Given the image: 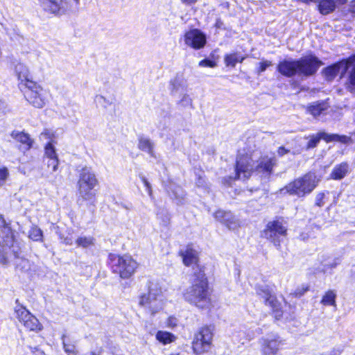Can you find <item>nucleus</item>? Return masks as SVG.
<instances>
[{
  "label": "nucleus",
  "mask_w": 355,
  "mask_h": 355,
  "mask_svg": "<svg viewBox=\"0 0 355 355\" xmlns=\"http://www.w3.org/2000/svg\"><path fill=\"white\" fill-rule=\"evenodd\" d=\"M199 66L202 67H215L216 66V62L210 60H202L199 62Z\"/></svg>",
  "instance_id": "obj_43"
},
{
  "label": "nucleus",
  "mask_w": 355,
  "mask_h": 355,
  "mask_svg": "<svg viewBox=\"0 0 355 355\" xmlns=\"http://www.w3.org/2000/svg\"><path fill=\"white\" fill-rule=\"evenodd\" d=\"M39 1L44 10L55 15H64L69 8L67 0H39Z\"/></svg>",
  "instance_id": "obj_14"
},
{
  "label": "nucleus",
  "mask_w": 355,
  "mask_h": 355,
  "mask_svg": "<svg viewBox=\"0 0 355 355\" xmlns=\"http://www.w3.org/2000/svg\"><path fill=\"white\" fill-rule=\"evenodd\" d=\"M214 218L230 230H234L240 226L239 220L230 211L218 210L214 213Z\"/></svg>",
  "instance_id": "obj_20"
},
{
  "label": "nucleus",
  "mask_w": 355,
  "mask_h": 355,
  "mask_svg": "<svg viewBox=\"0 0 355 355\" xmlns=\"http://www.w3.org/2000/svg\"><path fill=\"white\" fill-rule=\"evenodd\" d=\"M45 155L49 159L58 157L55 147L51 142L48 143L45 146Z\"/></svg>",
  "instance_id": "obj_38"
},
{
  "label": "nucleus",
  "mask_w": 355,
  "mask_h": 355,
  "mask_svg": "<svg viewBox=\"0 0 355 355\" xmlns=\"http://www.w3.org/2000/svg\"><path fill=\"white\" fill-rule=\"evenodd\" d=\"M183 297L187 302L198 308L208 307L210 298L208 283L204 272L200 271L198 274L193 275L191 285L184 291Z\"/></svg>",
  "instance_id": "obj_2"
},
{
  "label": "nucleus",
  "mask_w": 355,
  "mask_h": 355,
  "mask_svg": "<svg viewBox=\"0 0 355 355\" xmlns=\"http://www.w3.org/2000/svg\"><path fill=\"white\" fill-rule=\"evenodd\" d=\"M245 57L239 53L226 54L224 57V62L227 67H234L238 62H242Z\"/></svg>",
  "instance_id": "obj_27"
},
{
  "label": "nucleus",
  "mask_w": 355,
  "mask_h": 355,
  "mask_svg": "<svg viewBox=\"0 0 355 355\" xmlns=\"http://www.w3.org/2000/svg\"><path fill=\"white\" fill-rule=\"evenodd\" d=\"M261 355H276L284 340L276 334H268L260 339Z\"/></svg>",
  "instance_id": "obj_13"
},
{
  "label": "nucleus",
  "mask_w": 355,
  "mask_h": 355,
  "mask_svg": "<svg viewBox=\"0 0 355 355\" xmlns=\"http://www.w3.org/2000/svg\"><path fill=\"white\" fill-rule=\"evenodd\" d=\"M28 237L34 241H42V231L38 227L33 226L29 231Z\"/></svg>",
  "instance_id": "obj_34"
},
{
  "label": "nucleus",
  "mask_w": 355,
  "mask_h": 355,
  "mask_svg": "<svg viewBox=\"0 0 355 355\" xmlns=\"http://www.w3.org/2000/svg\"><path fill=\"white\" fill-rule=\"evenodd\" d=\"M64 243L67 244V245H71L72 244V241L71 239H64Z\"/></svg>",
  "instance_id": "obj_53"
},
{
  "label": "nucleus",
  "mask_w": 355,
  "mask_h": 355,
  "mask_svg": "<svg viewBox=\"0 0 355 355\" xmlns=\"http://www.w3.org/2000/svg\"><path fill=\"white\" fill-rule=\"evenodd\" d=\"M214 218L230 230H234L240 226L239 220L230 211L218 210L214 213Z\"/></svg>",
  "instance_id": "obj_19"
},
{
  "label": "nucleus",
  "mask_w": 355,
  "mask_h": 355,
  "mask_svg": "<svg viewBox=\"0 0 355 355\" xmlns=\"http://www.w3.org/2000/svg\"><path fill=\"white\" fill-rule=\"evenodd\" d=\"M348 62L349 69H352L349 73L347 87L352 92H355V56L349 58Z\"/></svg>",
  "instance_id": "obj_26"
},
{
  "label": "nucleus",
  "mask_w": 355,
  "mask_h": 355,
  "mask_svg": "<svg viewBox=\"0 0 355 355\" xmlns=\"http://www.w3.org/2000/svg\"><path fill=\"white\" fill-rule=\"evenodd\" d=\"M98 185V180L94 170L89 166L82 168L77 182L78 202L82 204L87 202L94 205L96 196L94 188Z\"/></svg>",
  "instance_id": "obj_4"
},
{
  "label": "nucleus",
  "mask_w": 355,
  "mask_h": 355,
  "mask_svg": "<svg viewBox=\"0 0 355 355\" xmlns=\"http://www.w3.org/2000/svg\"><path fill=\"white\" fill-rule=\"evenodd\" d=\"M169 355H181V354H180L179 353H173Z\"/></svg>",
  "instance_id": "obj_56"
},
{
  "label": "nucleus",
  "mask_w": 355,
  "mask_h": 355,
  "mask_svg": "<svg viewBox=\"0 0 355 355\" xmlns=\"http://www.w3.org/2000/svg\"><path fill=\"white\" fill-rule=\"evenodd\" d=\"M180 1L183 4L187 5V6L193 5L198 1V0H180Z\"/></svg>",
  "instance_id": "obj_49"
},
{
  "label": "nucleus",
  "mask_w": 355,
  "mask_h": 355,
  "mask_svg": "<svg viewBox=\"0 0 355 355\" xmlns=\"http://www.w3.org/2000/svg\"><path fill=\"white\" fill-rule=\"evenodd\" d=\"M349 171V166L347 163H341L336 165L331 173V178L333 180H341L345 177Z\"/></svg>",
  "instance_id": "obj_25"
},
{
  "label": "nucleus",
  "mask_w": 355,
  "mask_h": 355,
  "mask_svg": "<svg viewBox=\"0 0 355 355\" xmlns=\"http://www.w3.org/2000/svg\"><path fill=\"white\" fill-rule=\"evenodd\" d=\"M352 11L355 12V0L353 1V4L352 6Z\"/></svg>",
  "instance_id": "obj_54"
},
{
  "label": "nucleus",
  "mask_w": 355,
  "mask_h": 355,
  "mask_svg": "<svg viewBox=\"0 0 355 355\" xmlns=\"http://www.w3.org/2000/svg\"><path fill=\"white\" fill-rule=\"evenodd\" d=\"M10 135L12 138L21 144L24 150H28L32 147L33 141L27 133L14 130Z\"/></svg>",
  "instance_id": "obj_23"
},
{
  "label": "nucleus",
  "mask_w": 355,
  "mask_h": 355,
  "mask_svg": "<svg viewBox=\"0 0 355 355\" xmlns=\"http://www.w3.org/2000/svg\"><path fill=\"white\" fill-rule=\"evenodd\" d=\"M336 293L334 291H327L323 296L322 303L326 306H335Z\"/></svg>",
  "instance_id": "obj_35"
},
{
  "label": "nucleus",
  "mask_w": 355,
  "mask_h": 355,
  "mask_svg": "<svg viewBox=\"0 0 355 355\" xmlns=\"http://www.w3.org/2000/svg\"><path fill=\"white\" fill-rule=\"evenodd\" d=\"M259 67L257 70L258 73L263 72L268 67L272 65V62L268 60H264L259 64Z\"/></svg>",
  "instance_id": "obj_44"
},
{
  "label": "nucleus",
  "mask_w": 355,
  "mask_h": 355,
  "mask_svg": "<svg viewBox=\"0 0 355 355\" xmlns=\"http://www.w3.org/2000/svg\"><path fill=\"white\" fill-rule=\"evenodd\" d=\"M180 102L183 105H189L191 103V99L189 95L184 94L180 100Z\"/></svg>",
  "instance_id": "obj_45"
},
{
  "label": "nucleus",
  "mask_w": 355,
  "mask_h": 355,
  "mask_svg": "<svg viewBox=\"0 0 355 355\" xmlns=\"http://www.w3.org/2000/svg\"><path fill=\"white\" fill-rule=\"evenodd\" d=\"M62 344L63 347L66 353L69 355L75 354L76 347L73 342L71 341V338L67 336H62Z\"/></svg>",
  "instance_id": "obj_32"
},
{
  "label": "nucleus",
  "mask_w": 355,
  "mask_h": 355,
  "mask_svg": "<svg viewBox=\"0 0 355 355\" xmlns=\"http://www.w3.org/2000/svg\"><path fill=\"white\" fill-rule=\"evenodd\" d=\"M168 191L175 198L177 203H182L185 197V193L179 186L172 185L168 188Z\"/></svg>",
  "instance_id": "obj_31"
},
{
  "label": "nucleus",
  "mask_w": 355,
  "mask_h": 355,
  "mask_svg": "<svg viewBox=\"0 0 355 355\" xmlns=\"http://www.w3.org/2000/svg\"><path fill=\"white\" fill-rule=\"evenodd\" d=\"M183 257V263L187 266H198V252L189 247H187L186 250L182 253Z\"/></svg>",
  "instance_id": "obj_22"
},
{
  "label": "nucleus",
  "mask_w": 355,
  "mask_h": 355,
  "mask_svg": "<svg viewBox=\"0 0 355 355\" xmlns=\"http://www.w3.org/2000/svg\"><path fill=\"white\" fill-rule=\"evenodd\" d=\"M323 268L322 270L325 272L329 270H331L337 266L338 260L332 257H328L326 260L322 262Z\"/></svg>",
  "instance_id": "obj_36"
},
{
  "label": "nucleus",
  "mask_w": 355,
  "mask_h": 355,
  "mask_svg": "<svg viewBox=\"0 0 355 355\" xmlns=\"http://www.w3.org/2000/svg\"><path fill=\"white\" fill-rule=\"evenodd\" d=\"M156 339L163 345H167L175 341V336L168 331H158L156 334Z\"/></svg>",
  "instance_id": "obj_29"
},
{
  "label": "nucleus",
  "mask_w": 355,
  "mask_h": 355,
  "mask_svg": "<svg viewBox=\"0 0 355 355\" xmlns=\"http://www.w3.org/2000/svg\"><path fill=\"white\" fill-rule=\"evenodd\" d=\"M76 5L79 4L80 0H73Z\"/></svg>",
  "instance_id": "obj_55"
},
{
  "label": "nucleus",
  "mask_w": 355,
  "mask_h": 355,
  "mask_svg": "<svg viewBox=\"0 0 355 355\" xmlns=\"http://www.w3.org/2000/svg\"><path fill=\"white\" fill-rule=\"evenodd\" d=\"M214 333L211 327L205 326L201 327L195 334L192 348L197 354L208 352L212 346Z\"/></svg>",
  "instance_id": "obj_10"
},
{
  "label": "nucleus",
  "mask_w": 355,
  "mask_h": 355,
  "mask_svg": "<svg viewBox=\"0 0 355 355\" xmlns=\"http://www.w3.org/2000/svg\"><path fill=\"white\" fill-rule=\"evenodd\" d=\"M108 263L114 273L118 274L122 279L130 277L136 271L138 263L130 255L110 254Z\"/></svg>",
  "instance_id": "obj_8"
},
{
  "label": "nucleus",
  "mask_w": 355,
  "mask_h": 355,
  "mask_svg": "<svg viewBox=\"0 0 355 355\" xmlns=\"http://www.w3.org/2000/svg\"><path fill=\"white\" fill-rule=\"evenodd\" d=\"M264 293H265L264 297H266V302L269 304H272L273 302V299L270 295V293H268V291H267Z\"/></svg>",
  "instance_id": "obj_48"
},
{
  "label": "nucleus",
  "mask_w": 355,
  "mask_h": 355,
  "mask_svg": "<svg viewBox=\"0 0 355 355\" xmlns=\"http://www.w3.org/2000/svg\"><path fill=\"white\" fill-rule=\"evenodd\" d=\"M183 40L186 46L193 49H200L205 46L207 38L201 31L192 29L184 33Z\"/></svg>",
  "instance_id": "obj_15"
},
{
  "label": "nucleus",
  "mask_w": 355,
  "mask_h": 355,
  "mask_svg": "<svg viewBox=\"0 0 355 355\" xmlns=\"http://www.w3.org/2000/svg\"><path fill=\"white\" fill-rule=\"evenodd\" d=\"M298 1L302 2V3H308L309 2H315V1H317V0H298Z\"/></svg>",
  "instance_id": "obj_52"
},
{
  "label": "nucleus",
  "mask_w": 355,
  "mask_h": 355,
  "mask_svg": "<svg viewBox=\"0 0 355 355\" xmlns=\"http://www.w3.org/2000/svg\"><path fill=\"white\" fill-rule=\"evenodd\" d=\"M105 98L103 96H101V95L100 96H97L96 97V101L98 103H102L103 101H105Z\"/></svg>",
  "instance_id": "obj_51"
},
{
  "label": "nucleus",
  "mask_w": 355,
  "mask_h": 355,
  "mask_svg": "<svg viewBox=\"0 0 355 355\" xmlns=\"http://www.w3.org/2000/svg\"><path fill=\"white\" fill-rule=\"evenodd\" d=\"M77 246L82 248H88L94 245V239L92 236H80L76 241Z\"/></svg>",
  "instance_id": "obj_33"
},
{
  "label": "nucleus",
  "mask_w": 355,
  "mask_h": 355,
  "mask_svg": "<svg viewBox=\"0 0 355 355\" xmlns=\"http://www.w3.org/2000/svg\"><path fill=\"white\" fill-rule=\"evenodd\" d=\"M290 152L289 150L286 149L284 147H279L277 153L279 156H283Z\"/></svg>",
  "instance_id": "obj_47"
},
{
  "label": "nucleus",
  "mask_w": 355,
  "mask_h": 355,
  "mask_svg": "<svg viewBox=\"0 0 355 355\" xmlns=\"http://www.w3.org/2000/svg\"><path fill=\"white\" fill-rule=\"evenodd\" d=\"M37 355H45L43 352H39Z\"/></svg>",
  "instance_id": "obj_57"
},
{
  "label": "nucleus",
  "mask_w": 355,
  "mask_h": 355,
  "mask_svg": "<svg viewBox=\"0 0 355 355\" xmlns=\"http://www.w3.org/2000/svg\"><path fill=\"white\" fill-rule=\"evenodd\" d=\"M59 164L58 158L49 159L47 162V166L49 168H51L53 172H55L58 169V166Z\"/></svg>",
  "instance_id": "obj_41"
},
{
  "label": "nucleus",
  "mask_w": 355,
  "mask_h": 355,
  "mask_svg": "<svg viewBox=\"0 0 355 355\" xmlns=\"http://www.w3.org/2000/svg\"><path fill=\"white\" fill-rule=\"evenodd\" d=\"M14 69L22 86H26V81H33L31 79L29 69L24 63L17 62L15 64Z\"/></svg>",
  "instance_id": "obj_21"
},
{
  "label": "nucleus",
  "mask_w": 355,
  "mask_h": 355,
  "mask_svg": "<svg viewBox=\"0 0 355 355\" xmlns=\"http://www.w3.org/2000/svg\"><path fill=\"white\" fill-rule=\"evenodd\" d=\"M320 139L329 141H340L342 143H347L349 141V137L345 135H338L336 134H328L324 132H320L316 135H313L310 137V139L306 145V149L313 148L317 146Z\"/></svg>",
  "instance_id": "obj_16"
},
{
  "label": "nucleus",
  "mask_w": 355,
  "mask_h": 355,
  "mask_svg": "<svg viewBox=\"0 0 355 355\" xmlns=\"http://www.w3.org/2000/svg\"><path fill=\"white\" fill-rule=\"evenodd\" d=\"M335 0H323L320 3L318 6L319 10L322 15H327L335 9Z\"/></svg>",
  "instance_id": "obj_30"
},
{
  "label": "nucleus",
  "mask_w": 355,
  "mask_h": 355,
  "mask_svg": "<svg viewBox=\"0 0 355 355\" xmlns=\"http://www.w3.org/2000/svg\"><path fill=\"white\" fill-rule=\"evenodd\" d=\"M329 108L326 102H317L310 105L307 107V112L313 116L317 117L325 113Z\"/></svg>",
  "instance_id": "obj_24"
},
{
  "label": "nucleus",
  "mask_w": 355,
  "mask_h": 355,
  "mask_svg": "<svg viewBox=\"0 0 355 355\" xmlns=\"http://www.w3.org/2000/svg\"><path fill=\"white\" fill-rule=\"evenodd\" d=\"M322 62L315 56L310 55L299 60H284L278 64L277 69L283 76L291 77L296 73L310 76L314 73Z\"/></svg>",
  "instance_id": "obj_3"
},
{
  "label": "nucleus",
  "mask_w": 355,
  "mask_h": 355,
  "mask_svg": "<svg viewBox=\"0 0 355 355\" xmlns=\"http://www.w3.org/2000/svg\"><path fill=\"white\" fill-rule=\"evenodd\" d=\"M214 218L230 230H234L240 226L239 220L230 211L218 210L214 213Z\"/></svg>",
  "instance_id": "obj_18"
},
{
  "label": "nucleus",
  "mask_w": 355,
  "mask_h": 355,
  "mask_svg": "<svg viewBox=\"0 0 355 355\" xmlns=\"http://www.w3.org/2000/svg\"><path fill=\"white\" fill-rule=\"evenodd\" d=\"M274 157L264 156L259 157V152L254 151L250 155H242L241 153L236 162V175L234 179L245 180L253 171L268 175L275 164Z\"/></svg>",
  "instance_id": "obj_1"
},
{
  "label": "nucleus",
  "mask_w": 355,
  "mask_h": 355,
  "mask_svg": "<svg viewBox=\"0 0 355 355\" xmlns=\"http://www.w3.org/2000/svg\"><path fill=\"white\" fill-rule=\"evenodd\" d=\"M329 194V192H321L315 196V205L318 207H322L325 204L326 196Z\"/></svg>",
  "instance_id": "obj_39"
},
{
  "label": "nucleus",
  "mask_w": 355,
  "mask_h": 355,
  "mask_svg": "<svg viewBox=\"0 0 355 355\" xmlns=\"http://www.w3.org/2000/svg\"><path fill=\"white\" fill-rule=\"evenodd\" d=\"M178 324V320L177 318L174 316H170L167 318V320L166 322V327L169 328H174L177 327Z\"/></svg>",
  "instance_id": "obj_42"
},
{
  "label": "nucleus",
  "mask_w": 355,
  "mask_h": 355,
  "mask_svg": "<svg viewBox=\"0 0 355 355\" xmlns=\"http://www.w3.org/2000/svg\"><path fill=\"white\" fill-rule=\"evenodd\" d=\"M287 232L286 223L282 218H277L269 222L263 232L264 236L279 246L282 238L286 236Z\"/></svg>",
  "instance_id": "obj_12"
},
{
  "label": "nucleus",
  "mask_w": 355,
  "mask_h": 355,
  "mask_svg": "<svg viewBox=\"0 0 355 355\" xmlns=\"http://www.w3.org/2000/svg\"><path fill=\"white\" fill-rule=\"evenodd\" d=\"M1 232L3 235L0 236V263L7 265L15 259V265L17 268L20 267L18 263L20 261L22 264L21 269H26L28 266V261L26 259H19V248L15 245L13 233L11 229L8 226H4Z\"/></svg>",
  "instance_id": "obj_5"
},
{
  "label": "nucleus",
  "mask_w": 355,
  "mask_h": 355,
  "mask_svg": "<svg viewBox=\"0 0 355 355\" xmlns=\"http://www.w3.org/2000/svg\"><path fill=\"white\" fill-rule=\"evenodd\" d=\"M320 182V178L314 173H308L303 176L294 180L283 188V193H288L303 198L310 194Z\"/></svg>",
  "instance_id": "obj_7"
},
{
  "label": "nucleus",
  "mask_w": 355,
  "mask_h": 355,
  "mask_svg": "<svg viewBox=\"0 0 355 355\" xmlns=\"http://www.w3.org/2000/svg\"><path fill=\"white\" fill-rule=\"evenodd\" d=\"M138 147L140 150L147 153L151 157H155L153 150L154 145L149 139L141 137L139 140Z\"/></svg>",
  "instance_id": "obj_28"
},
{
  "label": "nucleus",
  "mask_w": 355,
  "mask_h": 355,
  "mask_svg": "<svg viewBox=\"0 0 355 355\" xmlns=\"http://www.w3.org/2000/svg\"><path fill=\"white\" fill-rule=\"evenodd\" d=\"M10 177V172L7 167H0V187L4 186Z\"/></svg>",
  "instance_id": "obj_37"
},
{
  "label": "nucleus",
  "mask_w": 355,
  "mask_h": 355,
  "mask_svg": "<svg viewBox=\"0 0 355 355\" xmlns=\"http://www.w3.org/2000/svg\"><path fill=\"white\" fill-rule=\"evenodd\" d=\"M24 95L30 105L35 108L45 107L50 99V92L35 81H26Z\"/></svg>",
  "instance_id": "obj_9"
},
{
  "label": "nucleus",
  "mask_w": 355,
  "mask_h": 355,
  "mask_svg": "<svg viewBox=\"0 0 355 355\" xmlns=\"http://www.w3.org/2000/svg\"><path fill=\"white\" fill-rule=\"evenodd\" d=\"M347 69H349L348 60H343L327 67L324 70V75L328 80H331L338 75L343 76Z\"/></svg>",
  "instance_id": "obj_17"
},
{
  "label": "nucleus",
  "mask_w": 355,
  "mask_h": 355,
  "mask_svg": "<svg viewBox=\"0 0 355 355\" xmlns=\"http://www.w3.org/2000/svg\"><path fill=\"white\" fill-rule=\"evenodd\" d=\"M142 182L146 188L147 192L150 196L152 193V190H151V187H150V183L148 182V180L145 178H142Z\"/></svg>",
  "instance_id": "obj_46"
},
{
  "label": "nucleus",
  "mask_w": 355,
  "mask_h": 355,
  "mask_svg": "<svg viewBox=\"0 0 355 355\" xmlns=\"http://www.w3.org/2000/svg\"><path fill=\"white\" fill-rule=\"evenodd\" d=\"M205 184V180L202 176H200L198 178V180L196 182L197 186L199 187H203Z\"/></svg>",
  "instance_id": "obj_50"
},
{
  "label": "nucleus",
  "mask_w": 355,
  "mask_h": 355,
  "mask_svg": "<svg viewBox=\"0 0 355 355\" xmlns=\"http://www.w3.org/2000/svg\"><path fill=\"white\" fill-rule=\"evenodd\" d=\"M15 313L18 321L26 330L37 333L43 329V325L39 320L24 306L17 304Z\"/></svg>",
  "instance_id": "obj_11"
},
{
  "label": "nucleus",
  "mask_w": 355,
  "mask_h": 355,
  "mask_svg": "<svg viewBox=\"0 0 355 355\" xmlns=\"http://www.w3.org/2000/svg\"><path fill=\"white\" fill-rule=\"evenodd\" d=\"M171 85L172 86L171 90L173 93L177 92L178 91L184 92L185 90L184 86L181 84L180 81L178 78L173 80L171 83Z\"/></svg>",
  "instance_id": "obj_40"
},
{
  "label": "nucleus",
  "mask_w": 355,
  "mask_h": 355,
  "mask_svg": "<svg viewBox=\"0 0 355 355\" xmlns=\"http://www.w3.org/2000/svg\"><path fill=\"white\" fill-rule=\"evenodd\" d=\"M91 355H96V354H91Z\"/></svg>",
  "instance_id": "obj_58"
},
{
  "label": "nucleus",
  "mask_w": 355,
  "mask_h": 355,
  "mask_svg": "<svg viewBox=\"0 0 355 355\" xmlns=\"http://www.w3.org/2000/svg\"><path fill=\"white\" fill-rule=\"evenodd\" d=\"M138 304L146 313L150 315H155L160 312L164 308V300L159 284L149 282L148 292L139 296Z\"/></svg>",
  "instance_id": "obj_6"
}]
</instances>
